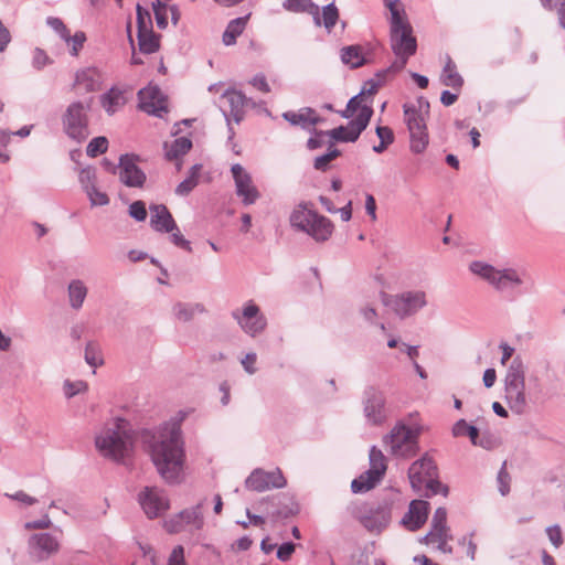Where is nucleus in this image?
<instances>
[{"mask_svg":"<svg viewBox=\"0 0 565 565\" xmlns=\"http://www.w3.org/2000/svg\"><path fill=\"white\" fill-rule=\"evenodd\" d=\"M103 82V72L96 66H88L76 72L74 86L83 87L86 93H93L102 88Z\"/></svg>","mask_w":565,"mask_h":565,"instance_id":"25","label":"nucleus"},{"mask_svg":"<svg viewBox=\"0 0 565 565\" xmlns=\"http://www.w3.org/2000/svg\"><path fill=\"white\" fill-rule=\"evenodd\" d=\"M433 477H437V466L427 454L414 461L408 469L409 482L417 491H420L424 483Z\"/></svg>","mask_w":565,"mask_h":565,"instance_id":"22","label":"nucleus"},{"mask_svg":"<svg viewBox=\"0 0 565 565\" xmlns=\"http://www.w3.org/2000/svg\"><path fill=\"white\" fill-rule=\"evenodd\" d=\"M440 81L445 86L452 87L454 89H459L463 85V78L458 73L457 66L449 55H446Z\"/></svg>","mask_w":565,"mask_h":565,"instance_id":"34","label":"nucleus"},{"mask_svg":"<svg viewBox=\"0 0 565 565\" xmlns=\"http://www.w3.org/2000/svg\"><path fill=\"white\" fill-rule=\"evenodd\" d=\"M52 60L42 50L36 47L33 52L32 66L36 70H42L47 64H51Z\"/></svg>","mask_w":565,"mask_h":565,"instance_id":"59","label":"nucleus"},{"mask_svg":"<svg viewBox=\"0 0 565 565\" xmlns=\"http://www.w3.org/2000/svg\"><path fill=\"white\" fill-rule=\"evenodd\" d=\"M89 110L90 99L86 102L76 100L66 107L62 116V125L63 131L70 139L81 143L88 138L90 134L88 128Z\"/></svg>","mask_w":565,"mask_h":565,"instance_id":"7","label":"nucleus"},{"mask_svg":"<svg viewBox=\"0 0 565 565\" xmlns=\"http://www.w3.org/2000/svg\"><path fill=\"white\" fill-rule=\"evenodd\" d=\"M430 525L431 529L424 539H431L436 534L450 533V530L447 526V510L445 508L436 509Z\"/></svg>","mask_w":565,"mask_h":565,"instance_id":"40","label":"nucleus"},{"mask_svg":"<svg viewBox=\"0 0 565 565\" xmlns=\"http://www.w3.org/2000/svg\"><path fill=\"white\" fill-rule=\"evenodd\" d=\"M117 175L128 188H142L147 180L146 173L136 164V156L128 153L120 156Z\"/></svg>","mask_w":565,"mask_h":565,"instance_id":"21","label":"nucleus"},{"mask_svg":"<svg viewBox=\"0 0 565 565\" xmlns=\"http://www.w3.org/2000/svg\"><path fill=\"white\" fill-rule=\"evenodd\" d=\"M451 434L454 437L468 436L471 444H476L477 438L479 437V429L476 426L468 424L465 419H459L454 424Z\"/></svg>","mask_w":565,"mask_h":565,"instance_id":"41","label":"nucleus"},{"mask_svg":"<svg viewBox=\"0 0 565 565\" xmlns=\"http://www.w3.org/2000/svg\"><path fill=\"white\" fill-rule=\"evenodd\" d=\"M391 521V504L387 502L380 503L377 507L369 510L363 516V525L370 531H381Z\"/></svg>","mask_w":565,"mask_h":565,"instance_id":"26","label":"nucleus"},{"mask_svg":"<svg viewBox=\"0 0 565 565\" xmlns=\"http://www.w3.org/2000/svg\"><path fill=\"white\" fill-rule=\"evenodd\" d=\"M136 13H137V29H138L137 34L142 33L147 30H151L152 22H151L150 12L147 9L142 8L140 4H137Z\"/></svg>","mask_w":565,"mask_h":565,"instance_id":"47","label":"nucleus"},{"mask_svg":"<svg viewBox=\"0 0 565 565\" xmlns=\"http://www.w3.org/2000/svg\"><path fill=\"white\" fill-rule=\"evenodd\" d=\"M321 25L328 32H331L339 20V10L333 2L322 8V14H320Z\"/></svg>","mask_w":565,"mask_h":565,"instance_id":"44","label":"nucleus"},{"mask_svg":"<svg viewBox=\"0 0 565 565\" xmlns=\"http://www.w3.org/2000/svg\"><path fill=\"white\" fill-rule=\"evenodd\" d=\"M403 110L409 132L411 151L416 154L423 153L429 143L426 119L413 106L404 105Z\"/></svg>","mask_w":565,"mask_h":565,"instance_id":"11","label":"nucleus"},{"mask_svg":"<svg viewBox=\"0 0 565 565\" xmlns=\"http://www.w3.org/2000/svg\"><path fill=\"white\" fill-rule=\"evenodd\" d=\"M88 289L83 280L73 279L67 286L68 302L72 309L79 310L87 297Z\"/></svg>","mask_w":565,"mask_h":565,"instance_id":"33","label":"nucleus"},{"mask_svg":"<svg viewBox=\"0 0 565 565\" xmlns=\"http://www.w3.org/2000/svg\"><path fill=\"white\" fill-rule=\"evenodd\" d=\"M86 390H87V384L83 381H77V382L65 381L64 382V394L67 398H72L75 395L79 394L81 392H85Z\"/></svg>","mask_w":565,"mask_h":565,"instance_id":"56","label":"nucleus"},{"mask_svg":"<svg viewBox=\"0 0 565 565\" xmlns=\"http://www.w3.org/2000/svg\"><path fill=\"white\" fill-rule=\"evenodd\" d=\"M341 156V151L333 147L332 141H328V151L315 158L313 168L319 171H327L332 160Z\"/></svg>","mask_w":565,"mask_h":565,"instance_id":"42","label":"nucleus"},{"mask_svg":"<svg viewBox=\"0 0 565 565\" xmlns=\"http://www.w3.org/2000/svg\"><path fill=\"white\" fill-rule=\"evenodd\" d=\"M30 555L41 562L50 558L60 550V537L51 533H36L30 536L29 542Z\"/></svg>","mask_w":565,"mask_h":565,"instance_id":"20","label":"nucleus"},{"mask_svg":"<svg viewBox=\"0 0 565 565\" xmlns=\"http://www.w3.org/2000/svg\"><path fill=\"white\" fill-rule=\"evenodd\" d=\"M129 215L137 222H143L147 218L146 204L142 201H135L129 205Z\"/></svg>","mask_w":565,"mask_h":565,"instance_id":"55","label":"nucleus"},{"mask_svg":"<svg viewBox=\"0 0 565 565\" xmlns=\"http://www.w3.org/2000/svg\"><path fill=\"white\" fill-rule=\"evenodd\" d=\"M150 226L160 233L173 232L177 227L171 213L163 204L150 205Z\"/></svg>","mask_w":565,"mask_h":565,"instance_id":"27","label":"nucleus"},{"mask_svg":"<svg viewBox=\"0 0 565 565\" xmlns=\"http://www.w3.org/2000/svg\"><path fill=\"white\" fill-rule=\"evenodd\" d=\"M311 131H312L313 136L310 137L307 141V148L309 150H315V149L321 148L322 146H324L327 143L324 141V138L327 137V134L324 130H317L313 128Z\"/></svg>","mask_w":565,"mask_h":565,"instance_id":"58","label":"nucleus"},{"mask_svg":"<svg viewBox=\"0 0 565 565\" xmlns=\"http://www.w3.org/2000/svg\"><path fill=\"white\" fill-rule=\"evenodd\" d=\"M472 274L484 279L497 291L510 292L514 295L524 294L526 290H521L524 285L525 271H519L515 268L498 269L490 264L480 260H473L469 265Z\"/></svg>","mask_w":565,"mask_h":565,"instance_id":"4","label":"nucleus"},{"mask_svg":"<svg viewBox=\"0 0 565 565\" xmlns=\"http://www.w3.org/2000/svg\"><path fill=\"white\" fill-rule=\"evenodd\" d=\"M126 103L125 92L117 87H111L100 96V105L108 115L117 113Z\"/></svg>","mask_w":565,"mask_h":565,"instance_id":"30","label":"nucleus"},{"mask_svg":"<svg viewBox=\"0 0 565 565\" xmlns=\"http://www.w3.org/2000/svg\"><path fill=\"white\" fill-rule=\"evenodd\" d=\"M369 461L370 468L351 482V490L353 493H364L370 491L380 483L386 472V458L382 450L375 446L370 449Z\"/></svg>","mask_w":565,"mask_h":565,"instance_id":"9","label":"nucleus"},{"mask_svg":"<svg viewBox=\"0 0 565 565\" xmlns=\"http://www.w3.org/2000/svg\"><path fill=\"white\" fill-rule=\"evenodd\" d=\"M363 413L366 422L374 426L384 424L391 415L385 393L377 386L369 385L363 392Z\"/></svg>","mask_w":565,"mask_h":565,"instance_id":"10","label":"nucleus"},{"mask_svg":"<svg viewBox=\"0 0 565 565\" xmlns=\"http://www.w3.org/2000/svg\"><path fill=\"white\" fill-rule=\"evenodd\" d=\"M139 51L143 54H151L159 50V36L151 30L137 34Z\"/></svg>","mask_w":565,"mask_h":565,"instance_id":"39","label":"nucleus"},{"mask_svg":"<svg viewBox=\"0 0 565 565\" xmlns=\"http://www.w3.org/2000/svg\"><path fill=\"white\" fill-rule=\"evenodd\" d=\"M108 140L106 137H96L93 138L86 148V153L88 157L95 158L99 154H103L107 151Z\"/></svg>","mask_w":565,"mask_h":565,"instance_id":"46","label":"nucleus"},{"mask_svg":"<svg viewBox=\"0 0 565 565\" xmlns=\"http://www.w3.org/2000/svg\"><path fill=\"white\" fill-rule=\"evenodd\" d=\"M382 302L399 319L415 316L428 305L427 294L420 289L404 290L390 295L382 292Z\"/></svg>","mask_w":565,"mask_h":565,"instance_id":"6","label":"nucleus"},{"mask_svg":"<svg viewBox=\"0 0 565 565\" xmlns=\"http://www.w3.org/2000/svg\"><path fill=\"white\" fill-rule=\"evenodd\" d=\"M498 483H499V492L501 495L505 497L510 492V475L505 469V462H503L498 477H497Z\"/></svg>","mask_w":565,"mask_h":565,"instance_id":"57","label":"nucleus"},{"mask_svg":"<svg viewBox=\"0 0 565 565\" xmlns=\"http://www.w3.org/2000/svg\"><path fill=\"white\" fill-rule=\"evenodd\" d=\"M201 170L202 164H193L189 170L188 177L183 181H181L175 188V194L180 196L189 195L193 191V189L199 184Z\"/></svg>","mask_w":565,"mask_h":565,"instance_id":"35","label":"nucleus"},{"mask_svg":"<svg viewBox=\"0 0 565 565\" xmlns=\"http://www.w3.org/2000/svg\"><path fill=\"white\" fill-rule=\"evenodd\" d=\"M154 18L159 29H166L168 25L167 9L159 1L153 3Z\"/></svg>","mask_w":565,"mask_h":565,"instance_id":"60","label":"nucleus"},{"mask_svg":"<svg viewBox=\"0 0 565 565\" xmlns=\"http://www.w3.org/2000/svg\"><path fill=\"white\" fill-rule=\"evenodd\" d=\"M340 57L342 63L349 65L351 68L361 67L366 63L362 54V49L359 45H349L342 47Z\"/></svg>","mask_w":565,"mask_h":565,"instance_id":"37","label":"nucleus"},{"mask_svg":"<svg viewBox=\"0 0 565 565\" xmlns=\"http://www.w3.org/2000/svg\"><path fill=\"white\" fill-rule=\"evenodd\" d=\"M373 115V108L364 105L355 119L351 120L348 126H339L331 130H324L329 141L339 142H354L359 139L360 135L367 127L370 119Z\"/></svg>","mask_w":565,"mask_h":565,"instance_id":"12","label":"nucleus"},{"mask_svg":"<svg viewBox=\"0 0 565 565\" xmlns=\"http://www.w3.org/2000/svg\"><path fill=\"white\" fill-rule=\"evenodd\" d=\"M284 8L291 12H306L312 15L317 26H321L319 7L311 0H285Z\"/></svg>","mask_w":565,"mask_h":565,"instance_id":"32","label":"nucleus"},{"mask_svg":"<svg viewBox=\"0 0 565 565\" xmlns=\"http://www.w3.org/2000/svg\"><path fill=\"white\" fill-rule=\"evenodd\" d=\"M98 452L114 461H121L132 448V437L126 419L116 417L107 423L95 437Z\"/></svg>","mask_w":565,"mask_h":565,"instance_id":"2","label":"nucleus"},{"mask_svg":"<svg viewBox=\"0 0 565 565\" xmlns=\"http://www.w3.org/2000/svg\"><path fill=\"white\" fill-rule=\"evenodd\" d=\"M289 222L292 228L308 234L316 242L328 241L334 230L333 223L313 210L311 202H300L292 210Z\"/></svg>","mask_w":565,"mask_h":565,"instance_id":"3","label":"nucleus"},{"mask_svg":"<svg viewBox=\"0 0 565 565\" xmlns=\"http://www.w3.org/2000/svg\"><path fill=\"white\" fill-rule=\"evenodd\" d=\"M385 6L391 12V25H397L407 20L404 18L405 11L403 3L399 0H384Z\"/></svg>","mask_w":565,"mask_h":565,"instance_id":"45","label":"nucleus"},{"mask_svg":"<svg viewBox=\"0 0 565 565\" xmlns=\"http://www.w3.org/2000/svg\"><path fill=\"white\" fill-rule=\"evenodd\" d=\"M504 401L515 415H523L529 407L525 391V366L520 356L512 360L503 380Z\"/></svg>","mask_w":565,"mask_h":565,"instance_id":"5","label":"nucleus"},{"mask_svg":"<svg viewBox=\"0 0 565 565\" xmlns=\"http://www.w3.org/2000/svg\"><path fill=\"white\" fill-rule=\"evenodd\" d=\"M287 481L279 468L266 471L262 468L254 469L245 480V487L255 492H265L270 489H281Z\"/></svg>","mask_w":565,"mask_h":565,"instance_id":"14","label":"nucleus"},{"mask_svg":"<svg viewBox=\"0 0 565 565\" xmlns=\"http://www.w3.org/2000/svg\"><path fill=\"white\" fill-rule=\"evenodd\" d=\"M205 312L204 305L200 302H182L178 301L172 307V313L177 320L181 322H190L196 315Z\"/></svg>","mask_w":565,"mask_h":565,"instance_id":"31","label":"nucleus"},{"mask_svg":"<svg viewBox=\"0 0 565 565\" xmlns=\"http://www.w3.org/2000/svg\"><path fill=\"white\" fill-rule=\"evenodd\" d=\"M191 411H179L175 422L164 426L149 444L150 456L159 475L168 483H179L184 463V441L181 423Z\"/></svg>","mask_w":565,"mask_h":565,"instance_id":"1","label":"nucleus"},{"mask_svg":"<svg viewBox=\"0 0 565 565\" xmlns=\"http://www.w3.org/2000/svg\"><path fill=\"white\" fill-rule=\"evenodd\" d=\"M191 148V139L186 137L177 138L171 143H164L166 158L170 161L178 159L184 156Z\"/></svg>","mask_w":565,"mask_h":565,"instance_id":"38","label":"nucleus"},{"mask_svg":"<svg viewBox=\"0 0 565 565\" xmlns=\"http://www.w3.org/2000/svg\"><path fill=\"white\" fill-rule=\"evenodd\" d=\"M390 43L395 55L413 56L416 53L417 41L413 35V29L408 21L391 25Z\"/></svg>","mask_w":565,"mask_h":565,"instance_id":"16","label":"nucleus"},{"mask_svg":"<svg viewBox=\"0 0 565 565\" xmlns=\"http://www.w3.org/2000/svg\"><path fill=\"white\" fill-rule=\"evenodd\" d=\"M232 316L242 330L253 338L260 334L267 326L266 317L260 313L259 307L253 301L247 302L243 307L242 313L234 311Z\"/></svg>","mask_w":565,"mask_h":565,"instance_id":"15","label":"nucleus"},{"mask_svg":"<svg viewBox=\"0 0 565 565\" xmlns=\"http://www.w3.org/2000/svg\"><path fill=\"white\" fill-rule=\"evenodd\" d=\"M84 359L85 362L92 367H97L104 364L102 350L97 342L88 341L86 343Z\"/></svg>","mask_w":565,"mask_h":565,"instance_id":"43","label":"nucleus"},{"mask_svg":"<svg viewBox=\"0 0 565 565\" xmlns=\"http://www.w3.org/2000/svg\"><path fill=\"white\" fill-rule=\"evenodd\" d=\"M139 108L162 118L168 113L167 98L157 85H148L138 92Z\"/></svg>","mask_w":565,"mask_h":565,"instance_id":"17","label":"nucleus"},{"mask_svg":"<svg viewBox=\"0 0 565 565\" xmlns=\"http://www.w3.org/2000/svg\"><path fill=\"white\" fill-rule=\"evenodd\" d=\"M139 503L149 519L158 518L166 512L170 504L163 490L156 487H146L138 497Z\"/></svg>","mask_w":565,"mask_h":565,"instance_id":"19","label":"nucleus"},{"mask_svg":"<svg viewBox=\"0 0 565 565\" xmlns=\"http://www.w3.org/2000/svg\"><path fill=\"white\" fill-rule=\"evenodd\" d=\"M296 550V544L292 542L282 543L277 550V558L281 562H287L290 559L291 555Z\"/></svg>","mask_w":565,"mask_h":565,"instance_id":"63","label":"nucleus"},{"mask_svg":"<svg viewBox=\"0 0 565 565\" xmlns=\"http://www.w3.org/2000/svg\"><path fill=\"white\" fill-rule=\"evenodd\" d=\"M79 183L84 192L96 186V170L93 167L83 168L79 172Z\"/></svg>","mask_w":565,"mask_h":565,"instance_id":"49","label":"nucleus"},{"mask_svg":"<svg viewBox=\"0 0 565 565\" xmlns=\"http://www.w3.org/2000/svg\"><path fill=\"white\" fill-rule=\"evenodd\" d=\"M452 536L450 533H441V534H436L434 535L431 539H422L423 542L427 543V544H430V543H438L437 544V548L443 552V553H447V554H451L452 553V547L450 545H448V541L451 540Z\"/></svg>","mask_w":565,"mask_h":565,"instance_id":"48","label":"nucleus"},{"mask_svg":"<svg viewBox=\"0 0 565 565\" xmlns=\"http://www.w3.org/2000/svg\"><path fill=\"white\" fill-rule=\"evenodd\" d=\"M183 519L180 516V512L164 521V529L170 534H177L185 529Z\"/></svg>","mask_w":565,"mask_h":565,"instance_id":"54","label":"nucleus"},{"mask_svg":"<svg viewBox=\"0 0 565 565\" xmlns=\"http://www.w3.org/2000/svg\"><path fill=\"white\" fill-rule=\"evenodd\" d=\"M418 431L404 424L395 425L391 433L384 437V444L395 457L409 458L418 451Z\"/></svg>","mask_w":565,"mask_h":565,"instance_id":"8","label":"nucleus"},{"mask_svg":"<svg viewBox=\"0 0 565 565\" xmlns=\"http://www.w3.org/2000/svg\"><path fill=\"white\" fill-rule=\"evenodd\" d=\"M167 565H185L183 546L178 545L172 550Z\"/></svg>","mask_w":565,"mask_h":565,"instance_id":"64","label":"nucleus"},{"mask_svg":"<svg viewBox=\"0 0 565 565\" xmlns=\"http://www.w3.org/2000/svg\"><path fill=\"white\" fill-rule=\"evenodd\" d=\"M231 172L235 182L236 195L242 199V203L244 205L254 204L260 193L253 184L252 175L239 163L233 164Z\"/></svg>","mask_w":565,"mask_h":565,"instance_id":"18","label":"nucleus"},{"mask_svg":"<svg viewBox=\"0 0 565 565\" xmlns=\"http://www.w3.org/2000/svg\"><path fill=\"white\" fill-rule=\"evenodd\" d=\"M46 23L61 36V39H66L68 30L60 18L49 17L46 19Z\"/></svg>","mask_w":565,"mask_h":565,"instance_id":"61","label":"nucleus"},{"mask_svg":"<svg viewBox=\"0 0 565 565\" xmlns=\"http://www.w3.org/2000/svg\"><path fill=\"white\" fill-rule=\"evenodd\" d=\"M248 15L246 17H239L236 19H233L228 22L224 33L222 41L226 46L233 45L236 43L237 36H239L243 31L245 30L246 23H247Z\"/></svg>","mask_w":565,"mask_h":565,"instance_id":"36","label":"nucleus"},{"mask_svg":"<svg viewBox=\"0 0 565 565\" xmlns=\"http://www.w3.org/2000/svg\"><path fill=\"white\" fill-rule=\"evenodd\" d=\"M282 118L292 126H300L302 129L311 130V127L316 126L320 118L316 116V113L310 107H303L299 111H285Z\"/></svg>","mask_w":565,"mask_h":565,"instance_id":"28","label":"nucleus"},{"mask_svg":"<svg viewBox=\"0 0 565 565\" xmlns=\"http://www.w3.org/2000/svg\"><path fill=\"white\" fill-rule=\"evenodd\" d=\"M63 40L72 45L71 54L73 56H77L79 50L83 47L86 36L82 31L76 32L74 35H71L68 32L66 39Z\"/></svg>","mask_w":565,"mask_h":565,"instance_id":"52","label":"nucleus"},{"mask_svg":"<svg viewBox=\"0 0 565 565\" xmlns=\"http://www.w3.org/2000/svg\"><path fill=\"white\" fill-rule=\"evenodd\" d=\"M86 195L89 199L92 206H104L109 203V198L105 192L99 191L96 186L87 190Z\"/></svg>","mask_w":565,"mask_h":565,"instance_id":"51","label":"nucleus"},{"mask_svg":"<svg viewBox=\"0 0 565 565\" xmlns=\"http://www.w3.org/2000/svg\"><path fill=\"white\" fill-rule=\"evenodd\" d=\"M170 233H171L170 239L175 246H178L184 250H188V252L192 250L191 243L184 238V236L181 234L178 226L174 228L173 232H170Z\"/></svg>","mask_w":565,"mask_h":565,"instance_id":"62","label":"nucleus"},{"mask_svg":"<svg viewBox=\"0 0 565 565\" xmlns=\"http://www.w3.org/2000/svg\"><path fill=\"white\" fill-rule=\"evenodd\" d=\"M429 504L423 500H413L409 503L408 511L402 518L401 523L409 531H417L420 529L428 516Z\"/></svg>","mask_w":565,"mask_h":565,"instance_id":"24","label":"nucleus"},{"mask_svg":"<svg viewBox=\"0 0 565 565\" xmlns=\"http://www.w3.org/2000/svg\"><path fill=\"white\" fill-rule=\"evenodd\" d=\"M223 102L222 111L227 121L230 139L234 137V130L231 126V121L239 124L244 118V107H255L256 102L252 98H247L242 92L236 89H227L222 96Z\"/></svg>","mask_w":565,"mask_h":565,"instance_id":"13","label":"nucleus"},{"mask_svg":"<svg viewBox=\"0 0 565 565\" xmlns=\"http://www.w3.org/2000/svg\"><path fill=\"white\" fill-rule=\"evenodd\" d=\"M426 489V495L427 497H430V495H435V494H438V493H441L443 495H447L448 494V487L443 484L438 479L437 477H433L430 478L428 481H426L424 483V487Z\"/></svg>","mask_w":565,"mask_h":565,"instance_id":"50","label":"nucleus"},{"mask_svg":"<svg viewBox=\"0 0 565 565\" xmlns=\"http://www.w3.org/2000/svg\"><path fill=\"white\" fill-rule=\"evenodd\" d=\"M287 498L285 495H273L264 498L259 501V507H265V512L273 518V520L287 519L298 512L297 505L291 502L290 505L284 504L282 501Z\"/></svg>","mask_w":565,"mask_h":565,"instance_id":"23","label":"nucleus"},{"mask_svg":"<svg viewBox=\"0 0 565 565\" xmlns=\"http://www.w3.org/2000/svg\"><path fill=\"white\" fill-rule=\"evenodd\" d=\"M207 504V498L201 499L195 505L180 511V516L183 519L185 526H192L194 530L200 531L204 526L203 510Z\"/></svg>","mask_w":565,"mask_h":565,"instance_id":"29","label":"nucleus"},{"mask_svg":"<svg viewBox=\"0 0 565 565\" xmlns=\"http://www.w3.org/2000/svg\"><path fill=\"white\" fill-rule=\"evenodd\" d=\"M545 532H546V535H547L551 544L555 548H559L563 545V543H564L563 533H562L561 526L558 524L547 526L545 529Z\"/></svg>","mask_w":565,"mask_h":565,"instance_id":"53","label":"nucleus"}]
</instances>
